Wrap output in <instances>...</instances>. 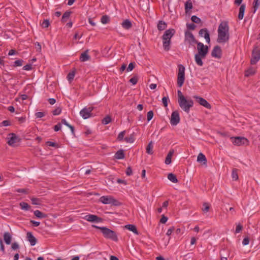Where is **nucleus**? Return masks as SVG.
Segmentation results:
<instances>
[{"instance_id": "1", "label": "nucleus", "mask_w": 260, "mask_h": 260, "mask_svg": "<svg viewBox=\"0 0 260 260\" xmlns=\"http://www.w3.org/2000/svg\"><path fill=\"white\" fill-rule=\"evenodd\" d=\"M198 53L194 55V59L196 63L200 67L203 66L202 59L206 58L209 52V47L207 45H204L202 42H199L197 45Z\"/></svg>"}, {"instance_id": "2", "label": "nucleus", "mask_w": 260, "mask_h": 260, "mask_svg": "<svg viewBox=\"0 0 260 260\" xmlns=\"http://www.w3.org/2000/svg\"><path fill=\"white\" fill-rule=\"evenodd\" d=\"M175 34V30L173 28H170L165 31L162 36L163 47L165 51H169L170 49L171 39Z\"/></svg>"}, {"instance_id": "3", "label": "nucleus", "mask_w": 260, "mask_h": 260, "mask_svg": "<svg viewBox=\"0 0 260 260\" xmlns=\"http://www.w3.org/2000/svg\"><path fill=\"white\" fill-rule=\"evenodd\" d=\"M93 227L95 229H99L101 231L104 237L106 239L112 240L114 241L117 242L118 241V238L116 233L106 227H100L97 225H93Z\"/></svg>"}, {"instance_id": "4", "label": "nucleus", "mask_w": 260, "mask_h": 260, "mask_svg": "<svg viewBox=\"0 0 260 260\" xmlns=\"http://www.w3.org/2000/svg\"><path fill=\"white\" fill-rule=\"evenodd\" d=\"M99 201L104 204H111L114 206H119L121 205L118 201L111 196H102L100 198Z\"/></svg>"}, {"instance_id": "5", "label": "nucleus", "mask_w": 260, "mask_h": 260, "mask_svg": "<svg viewBox=\"0 0 260 260\" xmlns=\"http://www.w3.org/2000/svg\"><path fill=\"white\" fill-rule=\"evenodd\" d=\"M178 104L180 108L185 112L188 113L190 109L193 106V101L192 100H186V99L178 100Z\"/></svg>"}, {"instance_id": "6", "label": "nucleus", "mask_w": 260, "mask_h": 260, "mask_svg": "<svg viewBox=\"0 0 260 260\" xmlns=\"http://www.w3.org/2000/svg\"><path fill=\"white\" fill-rule=\"evenodd\" d=\"M177 85L179 87H182L185 80V67L182 64L178 66Z\"/></svg>"}, {"instance_id": "7", "label": "nucleus", "mask_w": 260, "mask_h": 260, "mask_svg": "<svg viewBox=\"0 0 260 260\" xmlns=\"http://www.w3.org/2000/svg\"><path fill=\"white\" fill-rule=\"evenodd\" d=\"M185 41L189 46L194 47L195 44L197 45L198 43L200 42L196 40L193 34L188 30H186L185 32Z\"/></svg>"}, {"instance_id": "8", "label": "nucleus", "mask_w": 260, "mask_h": 260, "mask_svg": "<svg viewBox=\"0 0 260 260\" xmlns=\"http://www.w3.org/2000/svg\"><path fill=\"white\" fill-rule=\"evenodd\" d=\"M218 37L217 42L218 43H225L230 39L229 31H217Z\"/></svg>"}, {"instance_id": "9", "label": "nucleus", "mask_w": 260, "mask_h": 260, "mask_svg": "<svg viewBox=\"0 0 260 260\" xmlns=\"http://www.w3.org/2000/svg\"><path fill=\"white\" fill-rule=\"evenodd\" d=\"M232 143L236 146L248 145V140L243 137H231Z\"/></svg>"}, {"instance_id": "10", "label": "nucleus", "mask_w": 260, "mask_h": 260, "mask_svg": "<svg viewBox=\"0 0 260 260\" xmlns=\"http://www.w3.org/2000/svg\"><path fill=\"white\" fill-rule=\"evenodd\" d=\"M260 60V50L257 47H255L252 51L250 63L256 64Z\"/></svg>"}, {"instance_id": "11", "label": "nucleus", "mask_w": 260, "mask_h": 260, "mask_svg": "<svg viewBox=\"0 0 260 260\" xmlns=\"http://www.w3.org/2000/svg\"><path fill=\"white\" fill-rule=\"evenodd\" d=\"M7 139H8L7 143L11 146H15V144L19 143L21 140L20 138L14 133L9 134V137Z\"/></svg>"}, {"instance_id": "12", "label": "nucleus", "mask_w": 260, "mask_h": 260, "mask_svg": "<svg viewBox=\"0 0 260 260\" xmlns=\"http://www.w3.org/2000/svg\"><path fill=\"white\" fill-rule=\"evenodd\" d=\"M193 98L200 105L209 109L211 108V105L204 98L197 95H194L193 96Z\"/></svg>"}, {"instance_id": "13", "label": "nucleus", "mask_w": 260, "mask_h": 260, "mask_svg": "<svg viewBox=\"0 0 260 260\" xmlns=\"http://www.w3.org/2000/svg\"><path fill=\"white\" fill-rule=\"evenodd\" d=\"M93 109V107L84 108L80 111V114L84 119H87L91 116Z\"/></svg>"}, {"instance_id": "14", "label": "nucleus", "mask_w": 260, "mask_h": 260, "mask_svg": "<svg viewBox=\"0 0 260 260\" xmlns=\"http://www.w3.org/2000/svg\"><path fill=\"white\" fill-rule=\"evenodd\" d=\"M180 116L178 111H174L172 113L170 123L173 125H176L180 122Z\"/></svg>"}, {"instance_id": "15", "label": "nucleus", "mask_w": 260, "mask_h": 260, "mask_svg": "<svg viewBox=\"0 0 260 260\" xmlns=\"http://www.w3.org/2000/svg\"><path fill=\"white\" fill-rule=\"evenodd\" d=\"M199 36L204 37L208 44L210 43V37L209 32L207 28H202L199 31Z\"/></svg>"}, {"instance_id": "16", "label": "nucleus", "mask_w": 260, "mask_h": 260, "mask_svg": "<svg viewBox=\"0 0 260 260\" xmlns=\"http://www.w3.org/2000/svg\"><path fill=\"white\" fill-rule=\"evenodd\" d=\"M221 55L222 50L221 47L218 45H216L214 47L211 52V56L212 57L219 59L221 57Z\"/></svg>"}, {"instance_id": "17", "label": "nucleus", "mask_w": 260, "mask_h": 260, "mask_svg": "<svg viewBox=\"0 0 260 260\" xmlns=\"http://www.w3.org/2000/svg\"><path fill=\"white\" fill-rule=\"evenodd\" d=\"M229 26L226 21H222L218 26L217 31H229Z\"/></svg>"}, {"instance_id": "18", "label": "nucleus", "mask_w": 260, "mask_h": 260, "mask_svg": "<svg viewBox=\"0 0 260 260\" xmlns=\"http://www.w3.org/2000/svg\"><path fill=\"white\" fill-rule=\"evenodd\" d=\"M85 219L90 222H101L102 221V218L98 217L96 215H92V214H89L85 216Z\"/></svg>"}, {"instance_id": "19", "label": "nucleus", "mask_w": 260, "mask_h": 260, "mask_svg": "<svg viewBox=\"0 0 260 260\" xmlns=\"http://www.w3.org/2000/svg\"><path fill=\"white\" fill-rule=\"evenodd\" d=\"M27 240L29 242L31 246H34L36 245L37 242V239L34 236L32 233L27 232L26 234Z\"/></svg>"}, {"instance_id": "20", "label": "nucleus", "mask_w": 260, "mask_h": 260, "mask_svg": "<svg viewBox=\"0 0 260 260\" xmlns=\"http://www.w3.org/2000/svg\"><path fill=\"white\" fill-rule=\"evenodd\" d=\"M246 6L245 4H242L239 8V12L238 14V19L242 20L243 18Z\"/></svg>"}, {"instance_id": "21", "label": "nucleus", "mask_w": 260, "mask_h": 260, "mask_svg": "<svg viewBox=\"0 0 260 260\" xmlns=\"http://www.w3.org/2000/svg\"><path fill=\"white\" fill-rule=\"evenodd\" d=\"M197 161L200 163H202L204 165L207 164V159L204 154L202 153H200L198 156Z\"/></svg>"}, {"instance_id": "22", "label": "nucleus", "mask_w": 260, "mask_h": 260, "mask_svg": "<svg viewBox=\"0 0 260 260\" xmlns=\"http://www.w3.org/2000/svg\"><path fill=\"white\" fill-rule=\"evenodd\" d=\"M125 228L129 230L130 231L133 232L135 234L138 235L139 234V232L138 231L136 226L134 224H127L125 226Z\"/></svg>"}, {"instance_id": "23", "label": "nucleus", "mask_w": 260, "mask_h": 260, "mask_svg": "<svg viewBox=\"0 0 260 260\" xmlns=\"http://www.w3.org/2000/svg\"><path fill=\"white\" fill-rule=\"evenodd\" d=\"M122 27L125 29H129L132 27V24L128 19H126L121 23Z\"/></svg>"}, {"instance_id": "24", "label": "nucleus", "mask_w": 260, "mask_h": 260, "mask_svg": "<svg viewBox=\"0 0 260 260\" xmlns=\"http://www.w3.org/2000/svg\"><path fill=\"white\" fill-rule=\"evenodd\" d=\"M88 50H87L81 54L80 60L81 61L84 62L90 59V56L88 54Z\"/></svg>"}, {"instance_id": "25", "label": "nucleus", "mask_w": 260, "mask_h": 260, "mask_svg": "<svg viewBox=\"0 0 260 260\" xmlns=\"http://www.w3.org/2000/svg\"><path fill=\"white\" fill-rule=\"evenodd\" d=\"M157 29L159 30V31H161V30H165L167 27V23L164 22V21H162V20H160L158 21V24H157Z\"/></svg>"}, {"instance_id": "26", "label": "nucleus", "mask_w": 260, "mask_h": 260, "mask_svg": "<svg viewBox=\"0 0 260 260\" xmlns=\"http://www.w3.org/2000/svg\"><path fill=\"white\" fill-rule=\"evenodd\" d=\"M34 215L38 218L42 219L45 218L47 217V215L45 214L39 210H36L34 212Z\"/></svg>"}, {"instance_id": "27", "label": "nucleus", "mask_w": 260, "mask_h": 260, "mask_svg": "<svg viewBox=\"0 0 260 260\" xmlns=\"http://www.w3.org/2000/svg\"><path fill=\"white\" fill-rule=\"evenodd\" d=\"M114 157L117 159H121L124 158V153L123 150L120 149L117 151L115 154Z\"/></svg>"}, {"instance_id": "28", "label": "nucleus", "mask_w": 260, "mask_h": 260, "mask_svg": "<svg viewBox=\"0 0 260 260\" xmlns=\"http://www.w3.org/2000/svg\"><path fill=\"white\" fill-rule=\"evenodd\" d=\"M12 237L9 232H5L4 234V239L5 243L9 245L11 242Z\"/></svg>"}, {"instance_id": "29", "label": "nucleus", "mask_w": 260, "mask_h": 260, "mask_svg": "<svg viewBox=\"0 0 260 260\" xmlns=\"http://www.w3.org/2000/svg\"><path fill=\"white\" fill-rule=\"evenodd\" d=\"M153 143L151 141L148 143L146 147V152L149 154H152L153 153Z\"/></svg>"}, {"instance_id": "30", "label": "nucleus", "mask_w": 260, "mask_h": 260, "mask_svg": "<svg viewBox=\"0 0 260 260\" xmlns=\"http://www.w3.org/2000/svg\"><path fill=\"white\" fill-rule=\"evenodd\" d=\"M20 207L22 210L24 211H29L30 210L31 207L26 202H21L19 204Z\"/></svg>"}, {"instance_id": "31", "label": "nucleus", "mask_w": 260, "mask_h": 260, "mask_svg": "<svg viewBox=\"0 0 260 260\" xmlns=\"http://www.w3.org/2000/svg\"><path fill=\"white\" fill-rule=\"evenodd\" d=\"M192 8V4L191 0H187L185 4V12L187 13Z\"/></svg>"}, {"instance_id": "32", "label": "nucleus", "mask_w": 260, "mask_h": 260, "mask_svg": "<svg viewBox=\"0 0 260 260\" xmlns=\"http://www.w3.org/2000/svg\"><path fill=\"white\" fill-rule=\"evenodd\" d=\"M168 178L173 183H177L178 182L176 175L173 173H169L168 175Z\"/></svg>"}, {"instance_id": "33", "label": "nucleus", "mask_w": 260, "mask_h": 260, "mask_svg": "<svg viewBox=\"0 0 260 260\" xmlns=\"http://www.w3.org/2000/svg\"><path fill=\"white\" fill-rule=\"evenodd\" d=\"M75 72H76V70L74 69L73 71L70 72L68 74L67 79H68V81H69V82L71 83L74 79V78L75 75Z\"/></svg>"}, {"instance_id": "34", "label": "nucleus", "mask_w": 260, "mask_h": 260, "mask_svg": "<svg viewBox=\"0 0 260 260\" xmlns=\"http://www.w3.org/2000/svg\"><path fill=\"white\" fill-rule=\"evenodd\" d=\"M238 170L237 169H233L232 172V177L233 180L237 181L239 179L238 174Z\"/></svg>"}, {"instance_id": "35", "label": "nucleus", "mask_w": 260, "mask_h": 260, "mask_svg": "<svg viewBox=\"0 0 260 260\" xmlns=\"http://www.w3.org/2000/svg\"><path fill=\"white\" fill-rule=\"evenodd\" d=\"M71 13V12L70 11H66L65 13H64L61 18V21L62 22H66L67 19H68L70 17Z\"/></svg>"}, {"instance_id": "36", "label": "nucleus", "mask_w": 260, "mask_h": 260, "mask_svg": "<svg viewBox=\"0 0 260 260\" xmlns=\"http://www.w3.org/2000/svg\"><path fill=\"white\" fill-rule=\"evenodd\" d=\"M255 73V70L253 68H250L245 72V76H249Z\"/></svg>"}, {"instance_id": "37", "label": "nucleus", "mask_w": 260, "mask_h": 260, "mask_svg": "<svg viewBox=\"0 0 260 260\" xmlns=\"http://www.w3.org/2000/svg\"><path fill=\"white\" fill-rule=\"evenodd\" d=\"M260 5V0H254L253 3V13H254Z\"/></svg>"}, {"instance_id": "38", "label": "nucleus", "mask_w": 260, "mask_h": 260, "mask_svg": "<svg viewBox=\"0 0 260 260\" xmlns=\"http://www.w3.org/2000/svg\"><path fill=\"white\" fill-rule=\"evenodd\" d=\"M112 120L111 117L110 115H107L105 117H104L102 120V123L103 124L106 125L109 123Z\"/></svg>"}, {"instance_id": "39", "label": "nucleus", "mask_w": 260, "mask_h": 260, "mask_svg": "<svg viewBox=\"0 0 260 260\" xmlns=\"http://www.w3.org/2000/svg\"><path fill=\"white\" fill-rule=\"evenodd\" d=\"M31 203L33 205H40L41 204V201L40 199L37 198H32L30 199Z\"/></svg>"}, {"instance_id": "40", "label": "nucleus", "mask_w": 260, "mask_h": 260, "mask_svg": "<svg viewBox=\"0 0 260 260\" xmlns=\"http://www.w3.org/2000/svg\"><path fill=\"white\" fill-rule=\"evenodd\" d=\"M124 140L127 143H133L135 141L134 135L131 134L129 136L126 137L124 139Z\"/></svg>"}, {"instance_id": "41", "label": "nucleus", "mask_w": 260, "mask_h": 260, "mask_svg": "<svg viewBox=\"0 0 260 260\" xmlns=\"http://www.w3.org/2000/svg\"><path fill=\"white\" fill-rule=\"evenodd\" d=\"M138 76L137 75H135L132 78L130 79L129 82L133 85H136L138 81Z\"/></svg>"}, {"instance_id": "42", "label": "nucleus", "mask_w": 260, "mask_h": 260, "mask_svg": "<svg viewBox=\"0 0 260 260\" xmlns=\"http://www.w3.org/2000/svg\"><path fill=\"white\" fill-rule=\"evenodd\" d=\"M101 21L103 24H107L110 21V18L108 15H104L101 17Z\"/></svg>"}, {"instance_id": "43", "label": "nucleus", "mask_w": 260, "mask_h": 260, "mask_svg": "<svg viewBox=\"0 0 260 260\" xmlns=\"http://www.w3.org/2000/svg\"><path fill=\"white\" fill-rule=\"evenodd\" d=\"M191 20L192 22L196 23H200L201 22V19L195 15H193L191 16Z\"/></svg>"}, {"instance_id": "44", "label": "nucleus", "mask_w": 260, "mask_h": 260, "mask_svg": "<svg viewBox=\"0 0 260 260\" xmlns=\"http://www.w3.org/2000/svg\"><path fill=\"white\" fill-rule=\"evenodd\" d=\"M23 62V60L22 59H19L15 61L13 63V67H20L22 66V63Z\"/></svg>"}, {"instance_id": "45", "label": "nucleus", "mask_w": 260, "mask_h": 260, "mask_svg": "<svg viewBox=\"0 0 260 260\" xmlns=\"http://www.w3.org/2000/svg\"><path fill=\"white\" fill-rule=\"evenodd\" d=\"M46 144L49 146L54 147L56 148L59 147V145L57 143L51 141L46 142Z\"/></svg>"}, {"instance_id": "46", "label": "nucleus", "mask_w": 260, "mask_h": 260, "mask_svg": "<svg viewBox=\"0 0 260 260\" xmlns=\"http://www.w3.org/2000/svg\"><path fill=\"white\" fill-rule=\"evenodd\" d=\"M125 133V131H123L120 132L119 134V135H118L117 140L119 141L123 140L124 139V136Z\"/></svg>"}, {"instance_id": "47", "label": "nucleus", "mask_w": 260, "mask_h": 260, "mask_svg": "<svg viewBox=\"0 0 260 260\" xmlns=\"http://www.w3.org/2000/svg\"><path fill=\"white\" fill-rule=\"evenodd\" d=\"M42 26L44 28L48 27L50 25L49 21L48 19H45L43 20L42 23Z\"/></svg>"}, {"instance_id": "48", "label": "nucleus", "mask_w": 260, "mask_h": 260, "mask_svg": "<svg viewBox=\"0 0 260 260\" xmlns=\"http://www.w3.org/2000/svg\"><path fill=\"white\" fill-rule=\"evenodd\" d=\"M153 115H154L153 112L152 111H149L147 113V121H150L152 119Z\"/></svg>"}, {"instance_id": "49", "label": "nucleus", "mask_w": 260, "mask_h": 260, "mask_svg": "<svg viewBox=\"0 0 260 260\" xmlns=\"http://www.w3.org/2000/svg\"><path fill=\"white\" fill-rule=\"evenodd\" d=\"M169 101V98L168 96H164L162 99V102L164 107H167L168 106V102Z\"/></svg>"}, {"instance_id": "50", "label": "nucleus", "mask_w": 260, "mask_h": 260, "mask_svg": "<svg viewBox=\"0 0 260 260\" xmlns=\"http://www.w3.org/2000/svg\"><path fill=\"white\" fill-rule=\"evenodd\" d=\"M61 112V109L60 107L56 108L55 110H54L52 112L53 115H58Z\"/></svg>"}, {"instance_id": "51", "label": "nucleus", "mask_w": 260, "mask_h": 260, "mask_svg": "<svg viewBox=\"0 0 260 260\" xmlns=\"http://www.w3.org/2000/svg\"><path fill=\"white\" fill-rule=\"evenodd\" d=\"M242 229H243L242 225L240 223H239L236 226V228L235 232V234L240 233L242 230Z\"/></svg>"}, {"instance_id": "52", "label": "nucleus", "mask_w": 260, "mask_h": 260, "mask_svg": "<svg viewBox=\"0 0 260 260\" xmlns=\"http://www.w3.org/2000/svg\"><path fill=\"white\" fill-rule=\"evenodd\" d=\"M28 189H25V188H19L16 189L15 191L19 193H23L24 194H27L28 193Z\"/></svg>"}, {"instance_id": "53", "label": "nucleus", "mask_w": 260, "mask_h": 260, "mask_svg": "<svg viewBox=\"0 0 260 260\" xmlns=\"http://www.w3.org/2000/svg\"><path fill=\"white\" fill-rule=\"evenodd\" d=\"M210 206L208 205V203H205L203 204V208L202 209V210L204 212H207L209 211Z\"/></svg>"}, {"instance_id": "54", "label": "nucleus", "mask_w": 260, "mask_h": 260, "mask_svg": "<svg viewBox=\"0 0 260 260\" xmlns=\"http://www.w3.org/2000/svg\"><path fill=\"white\" fill-rule=\"evenodd\" d=\"M135 63L134 62H131L128 64V66L126 69L127 71L129 72V71H132L135 68Z\"/></svg>"}, {"instance_id": "55", "label": "nucleus", "mask_w": 260, "mask_h": 260, "mask_svg": "<svg viewBox=\"0 0 260 260\" xmlns=\"http://www.w3.org/2000/svg\"><path fill=\"white\" fill-rule=\"evenodd\" d=\"M178 94V101L182 100V99H185V96L183 95L182 93L180 90H178L177 91Z\"/></svg>"}, {"instance_id": "56", "label": "nucleus", "mask_w": 260, "mask_h": 260, "mask_svg": "<svg viewBox=\"0 0 260 260\" xmlns=\"http://www.w3.org/2000/svg\"><path fill=\"white\" fill-rule=\"evenodd\" d=\"M125 173L126 174L127 176H131L133 174V171H132V169L131 167H128L127 168H126V171H125Z\"/></svg>"}, {"instance_id": "57", "label": "nucleus", "mask_w": 260, "mask_h": 260, "mask_svg": "<svg viewBox=\"0 0 260 260\" xmlns=\"http://www.w3.org/2000/svg\"><path fill=\"white\" fill-rule=\"evenodd\" d=\"M187 28L188 29L194 30L196 27V25L194 23L187 24Z\"/></svg>"}, {"instance_id": "58", "label": "nucleus", "mask_w": 260, "mask_h": 260, "mask_svg": "<svg viewBox=\"0 0 260 260\" xmlns=\"http://www.w3.org/2000/svg\"><path fill=\"white\" fill-rule=\"evenodd\" d=\"M35 116L37 118H42L45 116V113L42 112H38L36 113Z\"/></svg>"}, {"instance_id": "59", "label": "nucleus", "mask_w": 260, "mask_h": 260, "mask_svg": "<svg viewBox=\"0 0 260 260\" xmlns=\"http://www.w3.org/2000/svg\"><path fill=\"white\" fill-rule=\"evenodd\" d=\"M0 249L3 254L5 253V248L2 240H0Z\"/></svg>"}, {"instance_id": "60", "label": "nucleus", "mask_w": 260, "mask_h": 260, "mask_svg": "<svg viewBox=\"0 0 260 260\" xmlns=\"http://www.w3.org/2000/svg\"><path fill=\"white\" fill-rule=\"evenodd\" d=\"M11 248L15 250L19 248V245L16 242H14L12 244Z\"/></svg>"}, {"instance_id": "61", "label": "nucleus", "mask_w": 260, "mask_h": 260, "mask_svg": "<svg viewBox=\"0 0 260 260\" xmlns=\"http://www.w3.org/2000/svg\"><path fill=\"white\" fill-rule=\"evenodd\" d=\"M32 69V65L31 64H27L23 67V69L26 71H29Z\"/></svg>"}, {"instance_id": "62", "label": "nucleus", "mask_w": 260, "mask_h": 260, "mask_svg": "<svg viewBox=\"0 0 260 260\" xmlns=\"http://www.w3.org/2000/svg\"><path fill=\"white\" fill-rule=\"evenodd\" d=\"M249 243V239L248 237H245L242 241V244L244 245H247Z\"/></svg>"}, {"instance_id": "63", "label": "nucleus", "mask_w": 260, "mask_h": 260, "mask_svg": "<svg viewBox=\"0 0 260 260\" xmlns=\"http://www.w3.org/2000/svg\"><path fill=\"white\" fill-rule=\"evenodd\" d=\"M168 220V217L162 215L160 220V222L161 223H165Z\"/></svg>"}, {"instance_id": "64", "label": "nucleus", "mask_w": 260, "mask_h": 260, "mask_svg": "<svg viewBox=\"0 0 260 260\" xmlns=\"http://www.w3.org/2000/svg\"><path fill=\"white\" fill-rule=\"evenodd\" d=\"M225 251V250L223 249L222 251L220 252V260H228L227 257L225 256H223V252Z\"/></svg>"}]
</instances>
